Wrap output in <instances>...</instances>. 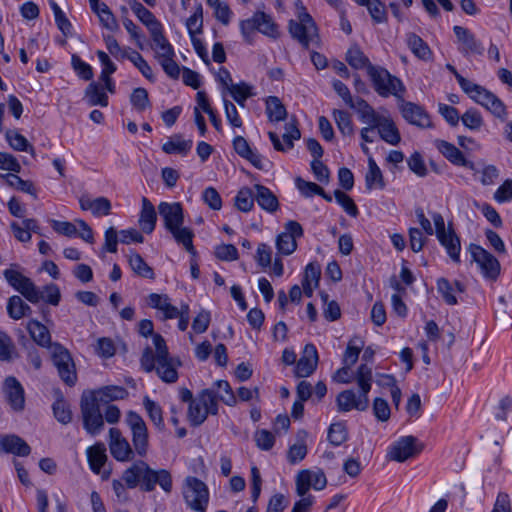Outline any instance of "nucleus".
<instances>
[{"instance_id": "24", "label": "nucleus", "mask_w": 512, "mask_h": 512, "mask_svg": "<svg viewBox=\"0 0 512 512\" xmlns=\"http://www.w3.org/2000/svg\"><path fill=\"white\" fill-rule=\"evenodd\" d=\"M255 189V200L258 205L269 213H274L279 208V201L276 195L267 187L256 184Z\"/></svg>"}, {"instance_id": "47", "label": "nucleus", "mask_w": 512, "mask_h": 512, "mask_svg": "<svg viewBox=\"0 0 512 512\" xmlns=\"http://www.w3.org/2000/svg\"><path fill=\"white\" fill-rule=\"evenodd\" d=\"M257 30L269 37L276 38L279 35L277 25L272 18L264 12H256Z\"/></svg>"}, {"instance_id": "3", "label": "nucleus", "mask_w": 512, "mask_h": 512, "mask_svg": "<svg viewBox=\"0 0 512 512\" xmlns=\"http://www.w3.org/2000/svg\"><path fill=\"white\" fill-rule=\"evenodd\" d=\"M155 353L150 347L145 348L141 357V366L146 372L156 370L159 378L166 383H175L178 379V359L169 355L166 342L161 335H154Z\"/></svg>"}, {"instance_id": "38", "label": "nucleus", "mask_w": 512, "mask_h": 512, "mask_svg": "<svg viewBox=\"0 0 512 512\" xmlns=\"http://www.w3.org/2000/svg\"><path fill=\"white\" fill-rule=\"evenodd\" d=\"M266 113L269 120L273 122L283 121L287 116L285 106L276 96H269L266 99Z\"/></svg>"}, {"instance_id": "46", "label": "nucleus", "mask_w": 512, "mask_h": 512, "mask_svg": "<svg viewBox=\"0 0 512 512\" xmlns=\"http://www.w3.org/2000/svg\"><path fill=\"white\" fill-rule=\"evenodd\" d=\"M143 405L148 413L150 420L153 424L159 429L163 430L165 427L164 419L162 415V408L155 401L151 400L149 397H144Z\"/></svg>"}, {"instance_id": "43", "label": "nucleus", "mask_w": 512, "mask_h": 512, "mask_svg": "<svg viewBox=\"0 0 512 512\" xmlns=\"http://www.w3.org/2000/svg\"><path fill=\"white\" fill-rule=\"evenodd\" d=\"M129 264L131 269L139 276L154 279L155 275L153 269L144 261L138 253H131L129 255Z\"/></svg>"}, {"instance_id": "16", "label": "nucleus", "mask_w": 512, "mask_h": 512, "mask_svg": "<svg viewBox=\"0 0 512 512\" xmlns=\"http://www.w3.org/2000/svg\"><path fill=\"white\" fill-rule=\"evenodd\" d=\"M453 31L459 43V51L464 56L482 55L484 53L482 43L476 39L469 29L456 25L453 27Z\"/></svg>"}, {"instance_id": "17", "label": "nucleus", "mask_w": 512, "mask_h": 512, "mask_svg": "<svg viewBox=\"0 0 512 512\" xmlns=\"http://www.w3.org/2000/svg\"><path fill=\"white\" fill-rule=\"evenodd\" d=\"M158 212L164 221L165 228L168 231L182 226L184 222L183 208L178 202H161L158 205Z\"/></svg>"}, {"instance_id": "55", "label": "nucleus", "mask_w": 512, "mask_h": 512, "mask_svg": "<svg viewBox=\"0 0 512 512\" xmlns=\"http://www.w3.org/2000/svg\"><path fill=\"white\" fill-rule=\"evenodd\" d=\"M460 120L462 121L463 125L466 128L475 131L479 130L484 124V120L481 113L474 108L468 109L460 117Z\"/></svg>"}, {"instance_id": "34", "label": "nucleus", "mask_w": 512, "mask_h": 512, "mask_svg": "<svg viewBox=\"0 0 512 512\" xmlns=\"http://www.w3.org/2000/svg\"><path fill=\"white\" fill-rule=\"evenodd\" d=\"M27 330L38 345L46 347L51 344V335L48 328L39 321L30 320L27 323Z\"/></svg>"}, {"instance_id": "64", "label": "nucleus", "mask_w": 512, "mask_h": 512, "mask_svg": "<svg viewBox=\"0 0 512 512\" xmlns=\"http://www.w3.org/2000/svg\"><path fill=\"white\" fill-rule=\"evenodd\" d=\"M374 416L381 422H386L390 419L391 409L388 402L383 398H375L373 401Z\"/></svg>"}, {"instance_id": "42", "label": "nucleus", "mask_w": 512, "mask_h": 512, "mask_svg": "<svg viewBox=\"0 0 512 512\" xmlns=\"http://www.w3.org/2000/svg\"><path fill=\"white\" fill-rule=\"evenodd\" d=\"M365 181L368 189L374 187L382 189L385 185L382 172L372 157L368 159V172L365 176Z\"/></svg>"}, {"instance_id": "6", "label": "nucleus", "mask_w": 512, "mask_h": 512, "mask_svg": "<svg viewBox=\"0 0 512 512\" xmlns=\"http://www.w3.org/2000/svg\"><path fill=\"white\" fill-rule=\"evenodd\" d=\"M182 495L187 507L195 512H206L209 504L207 485L194 476H187L182 485Z\"/></svg>"}, {"instance_id": "37", "label": "nucleus", "mask_w": 512, "mask_h": 512, "mask_svg": "<svg viewBox=\"0 0 512 512\" xmlns=\"http://www.w3.org/2000/svg\"><path fill=\"white\" fill-rule=\"evenodd\" d=\"M7 312L12 319L19 320L25 316H29L32 310L21 297L14 295L8 300Z\"/></svg>"}, {"instance_id": "23", "label": "nucleus", "mask_w": 512, "mask_h": 512, "mask_svg": "<svg viewBox=\"0 0 512 512\" xmlns=\"http://www.w3.org/2000/svg\"><path fill=\"white\" fill-rule=\"evenodd\" d=\"M150 35L153 42L152 49L155 52V59L157 61L170 56H175L174 48L163 33V27L153 31Z\"/></svg>"}, {"instance_id": "41", "label": "nucleus", "mask_w": 512, "mask_h": 512, "mask_svg": "<svg viewBox=\"0 0 512 512\" xmlns=\"http://www.w3.org/2000/svg\"><path fill=\"white\" fill-rule=\"evenodd\" d=\"M85 96L91 106L100 105L106 107L108 105V96L103 91L101 85L96 82H92L88 85Z\"/></svg>"}, {"instance_id": "22", "label": "nucleus", "mask_w": 512, "mask_h": 512, "mask_svg": "<svg viewBox=\"0 0 512 512\" xmlns=\"http://www.w3.org/2000/svg\"><path fill=\"white\" fill-rule=\"evenodd\" d=\"M147 304L162 313V320L175 319L178 316V308L172 305L170 298L166 294H149Z\"/></svg>"}, {"instance_id": "13", "label": "nucleus", "mask_w": 512, "mask_h": 512, "mask_svg": "<svg viewBox=\"0 0 512 512\" xmlns=\"http://www.w3.org/2000/svg\"><path fill=\"white\" fill-rule=\"evenodd\" d=\"M469 252L473 260L479 265L485 277L491 279L498 277L500 273V263L491 253L476 244L469 246Z\"/></svg>"}, {"instance_id": "14", "label": "nucleus", "mask_w": 512, "mask_h": 512, "mask_svg": "<svg viewBox=\"0 0 512 512\" xmlns=\"http://www.w3.org/2000/svg\"><path fill=\"white\" fill-rule=\"evenodd\" d=\"M2 391L6 401L14 411L20 412L24 410L25 391L22 384L14 376L5 378Z\"/></svg>"}, {"instance_id": "25", "label": "nucleus", "mask_w": 512, "mask_h": 512, "mask_svg": "<svg viewBox=\"0 0 512 512\" xmlns=\"http://www.w3.org/2000/svg\"><path fill=\"white\" fill-rule=\"evenodd\" d=\"M129 6L139 21L147 27L150 34L153 33V31L162 28V24L156 19L154 14L145 8L140 2L137 0H131L129 2Z\"/></svg>"}, {"instance_id": "1", "label": "nucleus", "mask_w": 512, "mask_h": 512, "mask_svg": "<svg viewBox=\"0 0 512 512\" xmlns=\"http://www.w3.org/2000/svg\"><path fill=\"white\" fill-rule=\"evenodd\" d=\"M126 422L132 433L134 449L119 429L111 428L109 430V450L112 457L119 462L131 461L135 454L145 457L149 448L148 429L143 418L138 413L129 411Z\"/></svg>"}, {"instance_id": "49", "label": "nucleus", "mask_w": 512, "mask_h": 512, "mask_svg": "<svg viewBox=\"0 0 512 512\" xmlns=\"http://www.w3.org/2000/svg\"><path fill=\"white\" fill-rule=\"evenodd\" d=\"M255 193L248 187L241 188L235 197V206L242 212H249L254 207Z\"/></svg>"}, {"instance_id": "36", "label": "nucleus", "mask_w": 512, "mask_h": 512, "mask_svg": "<svg viewBox=\"0 0 512 512\" xmlns=\"http://www.w3.org/2000/svg\"><path fill=\"white\" fill-rule=\"evenodd\" d=\"M347 63L354 69H366L369 74V66H373L368 57L358 46H352L346 53Z\"/></svg>"}, {"instance_id": "35", "label": "nucleus", "mask_w": 512, "mask_h": 512, "mask_svg": "<svg viewBox=\"0 0 512 512\" xmlns=\"http://www.w3.org/2000/svg\"><path fill=\"white\" fill-rule=\"evenodd\" d=\"M233 146L237 154L247 159L255 167L261 168V157L252 151L245 138L237 136L233 141Z\"/></svg>"}, {"instance_id": "4", "label": "nucleus", "mask_w": 512, "mask_h": 512, "mask_svg": "<svg viewBox=\"0 0 512 512\" xmlns=\"http://www.w3.org/2000/svg\"><path fill=\"white\" fill-rule=\"evenodd\" d=\"M372 378V368L367 364H361L355 374L359 391L356 393L353 389H347L340 392L336 398L338 411L366 410L369 406L368 393L371 390Z\"/></svg>"}, {"instance_id": "20", "label": "nucleus", "mask_w": 512, "mask_h": 512, "mask_svg": "<svg viewBox=\"0 0 512 512\" xmlns=\"http://www.w3.org/2000/svg\"><path fill=\"white\" fill-rule=\"evenodd\" d=\"M92 396L99 405H107L112 401L123 400L128 396V391L122 386H104L97 390L85 392Z\"/></svg>"}, {"instance_id": "58", "label": "nucleus", "mask_w": 512, "mask_h": 512, "mask_svg": "<svg viewBox=\"0 0 512 512\" xmlns=\"http://www.w3.org/2000/svg\"><path fill=\"white\" fill-rule=\"evenodd\" d=\"M228 91L240 106H244L245 101L253 95L251 87L245 82L233 84Z\"/></svg>"}, {"instance_id": "50", "label": "nucleus", "mask_w": 512, "mask_h": 512, "mask_svg": "<svg viewBox=\"0 0 512 512\" xmlns=\"http://www.w3.org/2000/svg\"><path fill=\"white\" fill-rule=\"evenodd\" d=\"M0 178L4 179L11 187L36 196V191L31 181L23 180L15 174H3L0 175Z\"/></svg>"}, {"instance_id": "62", "label": "nucleus", "mask_w": 512, "mask_h": 512, "mask_svg": "<svg viewBox=\"0 0 512 512\" xmlns=\"http://www.w3.org/2000/svg\"><path fill=\"white\" fill-rule=\"evenodd\" d=\"M254 440L257 447L264 451L270 450L275 443L274 435L266 429L256 431L254 434Z\"/></svg>"}, {"instance_id": "10", "label": "nucleus", "mask_w": 512, "mask_h": 512, "mask_svg": "<svg viewBox=\"0 0 512 512\" xmlns=\"http://www.w3.org/2000/svg\"><path fill=\"white\" fill-rule=\"evenodd\" d=\"M327 485V478L323 470H300L295 477L296 493L298 496H305L312 488L314 490H323Z\"/></svg>"}, {"instance_id": "52", "label": "nucleus", "mask_w": 512, "mask_h": 512, "mask_svg": "<svg viewBox=\"0 0 512 512\" xmlns=\"http://www.w3.org/2000/svg\"><path fill=\"white\" fill-rule=\"evenodd\" d=\"M219 397L212 389H204L198 395V400L208 414L216 415L218 413Z\"/></svg>"}, {"instance_id": "2", "label": "nucleus", "mask_w": 512, "mask_h": 512, "mask_svg": "<svg viewBox=\"0 0 512 512\" xmlns=\"http://www.w3.org/2000/svg\"><path fill=\"white\" fill-rule=\"evenodd\" d=\"M122 481L130 489L140 486L146 492L153 491L156 484L167 494L171 493L173 488L172 476L168 470H154L143 460H138L125 469Z\"/></svg>"}, {"instance_id": "29", "label": "nucleus", "mask_w": 512, "mask_h": 512, "mask_svg": "<svg viewBox=\"0 0 512 512\" xmlns=\"http://www.w3.org/2000/svg\"><path fill=\"white\" fill-rule=\"evenodd\" d=\"M435 145L437 149L453 164L465 167L472 166L466 160L463 153L452 143L445 140H436Z\"/></svg>"}, {"instance_id": "28", "label": "nucleus", "mask_w": 512, "mask_h": 512, "mask_svg": "<svg viewBox=\"0 0 512 512\" xmlns=\"http://www.w3.org/2000/svg\"><path fill=\"white\" fill-rule=\"evenodd\" d=\"M439 242L445 247L450 258L458 263L460 262L461 244L460 239L452 228H448L447 232L437 236Z\"/></svg>"}, {"instance_id": "54", "label": "nucleus", "mask_w": 512, "mask_h": 512, "mask_svg": "<svg viewBox=\"0 0 512 512\" xmlns=\"http://www.w3.org/2000/svg\"><path fill=\"white\" fill-rule=\"evenodd\" d=\"M55 418L62 424H68L72 421V411L70 405L62 398H58L52 405Z\"/></svg>"}, {"instance_id": "27", "label": "nucleus", "mask_w": 512, "mask_h": 512, "mask_svg": "<svg viewBox=\"0 0 512 512\" xmlns=\"http://www.w3.org/2000/svg\"><path fill=\"white\" fill-rule=\"evenodd\" d=\"M0 446L6 453L17 456H28L31 452L30 446L17 435H7L0 439Z\"/></svg>"}, {"instance_id": "21", "label": "nucleus", "mask_w": 512, "mask_h": 512, "mask_svg": "<svg viewBox=\"0 0 512 512\" xmlns=\"http://www.w3.org/2000/svg\"><path fill=\"white\" fill-rule=\"evenodd\" d=\"M401 113L404 119L412 125L421 128L431 126V120L427 112L421 106L413 102H404L401 105Z\"/></svg>"}, {"instance_id": "18", "label": "nucleus", "mask_w": 512, "mask_h": 512, "mask_svg": "<svg viewBox=\"0 0 512 512\" xmlns=\"http://www.w3.org/2000/svg\"><path fill=\"white\" fill-rule=\"evenodd\" d=\"M318 360L319 357L316 347L313 344H307L304 347L301 358L296 363V377H309L315 371L318 364Z\"/></svg>"}, {"instance_id": "48", "label": "nucleus", "mask_w": 512, "mask_h": 512, "mask_svg": "<svg viewBox=\"0 0 512 512\" xmlns=\"http://www.w3.org/2000/svg\"><path fill=\"white\" fill-rule=\"evenodd\" d=\"M169 232L173 235L175 241L178 244H182L184 246V248L189 253H192V254L195 253L194 246H193L194 234L191 229H189L187 227L179 226V227L172 229Z\"/></svg>"}, {"instance_id": "7", "label": "nucleus", "mask_w": 512, "mask_h": 512, "mask_svg": "<svg viewBox=\"0 0 512 512\" xmlns=\"http://www.w3.org/2000/svg\"><path fill=\"white\" fill-rule=\"evenodd\" d=\"M99 405L92 396L85 392L80 399V411L85 431L92 435H98L104 429V418Z\"/></svg>"}, {"instance_id": "33", "label": "nucleus", "mask_w": 512, "mask_h": 512, "mask_svg": "<svg viewBox=\"0 0 512 512\" xmlns=\"http://www.w3.org/2000/svg\"><path fill=\"white\" fill-rule=\"evenodd\" d=\"M192 140H184L177 134L168 139L163 145L162 150L166 154H179L185 156L192 148Z\"/></svg>"}, {"instance_id": "60", "label": "nucleus", "mask_w": 512, "mask_h": 512, "mask_svg": "<svg viewBox=\"0 0 512 512\" xmlns=\"http://www.w3.org/2000/svg\"><path fill=\"white\" fill-rule=\"evenodd\" d=\"M186 26L190 37H194L202 32L203 26V11L202 6L199 5L193 15H191L186 22Z\"/></svg>"}, {"instance_id": "5", "label": "nucleus", "mask_w": 512, "mask_h": 512, "mask_svg": "<svg viewBox=\"0 0 512 512\" xmlns=\"http://www.w3.org/2000/svg\"><path fill=\"white\" fill-rule=\"evenodd\" d=\"M289 32L305 49L320 46L318 28L312 17L302 7L298 15V21L290 20Z\"/></svg>"}, {"instance_id": "26", "label": "nucleus", "mask_w": 512, "mask_h": 512, "mask_svg": "<svg viewBox=\"0 0 512 512\" xmlns=\"http://www.w3.org/2000/svg\"><path fill=\"white\" fill-rule=\"evenodd\" d=\"M157 221V214L153 204L146 198H142V208L139 216V226L144 233L150 234L154 231Z\"/></svg>"}, {"instance_id": "32", "label": "nucleus", "mask_w": 512, "mask_h": 512, "mask_svg": "<svg viewBox=\"0 0 512 512\" xmlns=\"http://www.w3.org/2000/svg\"><path fill=\"white\" fill-rule=\"evenodd\" d=\"M406 43L411 52L419 59L428 61L432 57V51L427 43L415 33H408Z\"/></svg>"}, {"instance_id": "30", "label": "nucleus", "mask_w": 512, "mask_h": 512, "mask_svg": "<svg viewBox=\"0 0 512 512\" xmlns=\"http://www.w3.org/2000/svg\"><path fill=\"white\" fill-rule=\"evenodd\" d=\"M377 130L381 139L391 145H397L401 140L399 130L394 121L386 115L380 121Z\"/></svg>"}, {"instance_id": "57", "label": "nucleus", "mask_w": 512, "mask_h": 512, "mask_svg": "<svg viewBox=\"0 0 512 512\" xmlns=\"http://www.w3.org/2000/svg\"><path fill=\"white\" fill-rule=\"evenodd\" d=\"M15 355V345L11 337L0 330V361H11Z\"/></svg>"}, {"instance_id": "63", "label": "nucleus", "mask_w": 512, "mask_h": 512, "mask_svg": "<svg viewBox=\"0 0 512 512\" xmlns=\"http://www.w3.org/2000/svg\"><path fill=\"white\" fill-rule=\"evenodd\" d=\"M334 196L336 201L342 208L351 216L355 217L358 214L357 206L353 199L341 190H335Z\"/></svg>"}, {"instance_id": "19", "label": "nucleus", "mask_w": 512, "mask_h": 512, "mask_svg": "<svg viewBox=\"0 0 512 512\" xmlns=\"http://www.w3.org/2000/svg\"><path fill=\"white\" fill-rule=\"evenodd\" d=\"M87 458L91 470L95 474H101L102 479H108L110 476V470H103L106 461V447L103 443H96L87 449Z\"/></svg>"}, {"instance_id": "31", "label": "nucleus", "mask_w": 512, "mask_h": 512, "mask_svg": "<svg viewBox=\"0 0 512 512\" xmlns=\"http://www.w3.org/2000/svg\"><path fill=\"white\" fill-rule=\"evenodd\" d=\"M437 289L448 305H456L458 300L454 293L455 291L463 293L465 287L459 281H455L453 286L446 278H440L437 281Z\"/></svg>"}, {"instance_id": "9", "label": "nucleus", "mask_w": 512, "mask_h": 512, "mask_svg": "<svg viewBox=\"0 0 512 512\" xmlns=\"http://www.w3.org/2000/svg\"><path fill=\"white\" fill-rule=\"evenodd\" d=\"M51 357L60 378L67 385L73 386L77 381V373L75 363L69 351L56 343L51 346Z\"/></svg>"}, {"instance_id": "53", "label": "nucleus", "mask_w": 512, "mask_h": 512, "mask_svg": "<svg viewBox=\"0 0 512 512\" xmlns=\"http://www.w3.org/2000/svg\"><path fill=\"white\" fill-rule=\"evenodd\" d=\"M209 414L205 410L199 400H195L189 404L187 417L192 426L201 425Z\"/></svg>"}, {"instance_id": "61", "label": "nucleus", "mask_w": 512, "mask_h": 512, "mask_svg": "<svg viewBox=\"0 0 512 512\" xmlns=\"http://www.w3.org/2000/svg\"><path fill=\"white\" fill-rule=\"evenodd\" d=\"M130 101L133 107L139 112L144 111L150 106L148 92L145 88L134 89L131 94Z\"/></svg>"}, {"instance_id": "11", "label": "nucleus", "mask_w": 512, "mask_h": 512, "mask_svg": "<svg viewBox=\"0 0 512 512\" xmlns=\"http://www.w3.org/2000/svg\"><path fill=\"white\" fill-rule=\"evenodd\" d=\"M423 450V444L414 436H404L395 441L388 451V458L396 462H404L417 456Z\"/></svg>"}, {"instance_id": "51", "label": "nucleus", "mask_w": 512, "mask_h": 512, "mask_svg": "<svg viewBox=\"0 0 512 512\" xmlns=\"http://www.w3.org/2000/svg\"><path fill=\"white\" fill-rule=\"evenodd\" d=\"M17 291L31 303H38L43 298V293L37 289L28 277L22 279V283L17 287Z\"/></svg>"}, {"instance_id": "56", "label": "nucleus", "mask_w": 512, "mask_h": 512, "mask_svg": "<svg viewBox=\"0 0 512 512\" xmlns=\"http://www.w3.org/2000/svg\"><path fill=\"white\" fill-rule=\"evenodd\" d=\"M215 386L217 387L219 400L225 403L228 406H234L237 403V398L230 386V384L225 380H218L215 382Z\"/></svg>"}, {"instance_id": "44", "label": "nucleus", "mask_w": 512, "mask_h": 512, "mask_svg": "<svg viewBox=\"0 0 512 512\" xmlns=\"http://www.w3.org/2000/svg\"><path fill=\"white\" fill-rule=\"evenodd\" d=\"M6 140L10 147L16 151H27L34 154V148L29 144L28 140L16 130H7L5 132Z\"/></svg>"}, {"instance_id": "8", "label": "nucleus", "mask_w": 512, "mask_h": 512, "mask_svg": "<svg viewBox=\"0 0 512 512\" xmlns=\"http://www.w3.org/2000/svg\"><path fill=\"white\" fill-rule=\"evenodd\" d=\"M369 77L373 84L375 91L383 97L394 95L400 97L404 92V86L400 79L391 75L386 69L369 66Z\"/></svg>"}, {"instance_id": "12", "label": "nucleus", "mask_w": 512, "mask_h": 512, "mask_svg": "<svg viewBox=\"0 0 512 512\" xmlns=\"http://www.w3.org/2000/svg\"><path fill=\"white\" fill-rule=\"evenodd\" d=\"M303 228L297 221L285 223L284 231L276 238V248L282 255H290L297 249V239L303 236Z\"/></svg>"}, {"instance_id": "40", "label": "nucleus", "mask_w": 512, "mask_h": 512, "mask_svg": "<svg viewBox=\"0 0 512 512\" xmlns=\"http://www.w3.org/2000/svg\"><path fill=\"white\" fill-rule=\"evenodd\" d=\"M332 115L338 130L344 136H352L354 134V126L350 113L345 110L334 109Z\"/></svg>"}, {"instance_id": "45", "label": "nucleus", "mask_w": 512, "mask_h": 512, "mask_svg": "<svg viewBox=\"0 0 512 512\" xmlns=\"http://www.w3.org/2000/svg\"><path fill=\"white\" fill-rule=\"evenodd\" d=\"M364 348V341L360 337L352 338L347 345L343 356V364L353 366L358 358L361 350Z\"/></svg>"}, {"instance_id": "15", "label": "nucleus", "mask_w": 512, "mask_h": 512, "mask_svg": "<svg viewBox=\"0 0 512 512\" xmlns=\"http://www.w3.org/2000/svg\"><path fill=\"white\" fill-rule=\"evenodd\" d=\"M473 101L483 106L496 118L505 121L507 118V109L504 103L492 92L484 87H480L476 94H473Z\"/></svg>"}, {"instance_id": "59", "label": "nucleus", "mask_w": 512, "mask_h": 512, "mask_svg": "<svg viewBox=\"0 0 512 512\" xmlns=\"http://www.w3.org/2000/svg\"><path fill=\"white\" fill-rule=\"evenodd\" d=\"M347 439V430L344 423L331 424L328 431V440L334 446H339Z\"/></svg>"}, {"instance_id": "39", "label": "nucleus", "mask_w": 512, "mask_h": 512, "mask_svg": "<svg viewBox=\"0 0 512 512\" xmlns=\"http://www.w3.org/2000/svg\"><path fill=\"white\" fill-rule=\"evenodd\" d=\"M123 57L129 59L148 80H154L152 68L142 55L135 50H123Z\"/></svg>"}]
</instances>
